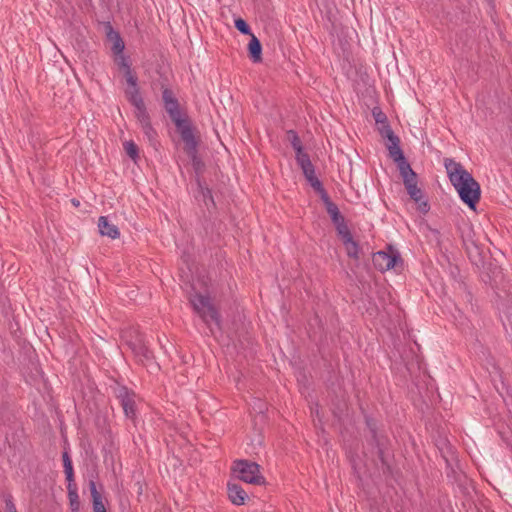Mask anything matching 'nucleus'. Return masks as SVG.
Wrapping results in <instances>:
<instances>
[{"mask_svg":"<svg viewBox=\"0 0 512 512\" xmlns=\"http://www.w3.org/2000/svg\"><path fill=\"white\" fill-rule=\"evenodd\" d=\"M247 50L248 56L252 60V62H262V44L255 35H251V39L248 43Z\"/></svg>","mask_w":512,"mask_h":512,"instance_id":"16","label":"nucleus"},{"mask_svg":"<svg viewBox=\"0 0 512 512\" xmlns=\"http://www.w3.org/2000/svg\"><path fill=\"white\" fill-rule=\"evenodd\" d=\"M326 211L330 215L333 224L336 223V222H339L342 219H344V216L341 214V212L339 211L338 206L335 203L330 204L326 208Z\"/></svg>","mask_w":512,"mask_h":512,"instance_id":"28","label":"nucleus"},{"mask_svg":"<svg viewBox=\"0 0 512 512\" xmlns=\"http://www.w3.org/2000/svg\"><path fill=\"white\" fill-rule=\"evenodd\" d=\"M463 246L469 259L475 263L481 260V248L477 241L474 239V232L470 229L465 235L462 236Z\"/></svg>","mask_w":512,"mask_h":512,"instance_id":"10","label":"nucleus"},{"mask_svg":"<svg viewBox=\"0 0 512 512\" xmlns=\"http://www.w3.org/2000/svg\"><path fill=\"white\" fill-rule=\"evenodd\" d=\"M63 466L72 464L70 456L67 451H64L62 454Z\"/></svg>","mask_w":512,"mask_h":512,"instance_id":"38","label":"nucleus"},{"mask_svg":"<svg viewBox=\"0 0 512 512\" xmlns=\"http://www.w3.org/2000/svg\"><path fill=\"white\" fill-rule=\"evenodd\" d=\"M144 134L147 136V138L152 141L154 140L156 136V131L153 129L151 123H148L147 125L142 126Z\"/></svg>","mask_w":512,"mask_h":512,"instance_id":"36","label":"nucleus"},{"mask_svg":"<svg viewBox=\"0 0 512 512\" xmlns=\"http://www.w3.org/2000/svg\"><path fill=\"white\" fill-rule=\"evenodd\" d=\"M162 99H163V102H164V105L172 100L175 99L174 97V94L173 92L168 89V88H165L162 92Z\"/></svg>","mask_w":512,"mask_h":512,"instance_id":"37","label":"nucleus"},{"mask_svg":"<svg viewBox=\"0 0 512 512\" xmlns=\"http://www.w3.org/2000/svg\"><path fill=\"white\" fill-rule=\"evenodd\" d=\"M287 136L296 153L303 151L301 140L294 130H289Z\"/></svg>","mask_w":512,"mask_h":512,"instance_id":"25","label":"nucleus"},{"mask_svg":"<svg viewBox=\"0 0 512 512\" xmlns=\"http://www.w3.org/2000/svg\"><path fill=\"white\" fill-rule=\"evenodd\" d=\"M64 473L68 484H75L74 482V471L72 464L64 466Z\"/></svg>","mask_w":512,"mask_h":512,"instance_id":"35","label":"nucleus"},{"mask_svg":"<svg viewBox=\"0 0 512 512\" xmlns=\"http://www.w3.org/2000/svg\"><path fill=\"white\" fill-rule=\"evenodd\" d=\"M136 350L133 351L136 357L139 358V360L142 363L148 362L153 358L152 352L148 349V347L145 345V342L142 344L136 345Z\"/></svg>","mask_w":512,"mask_h":512,"instance_id":"22","label":"nucleus"},{"mask_svg":"<svg viewBox=\"0 0 512 512\" xmlns=\"http://www.w3.org/2000/svg\"><path fill=\"white\" fill-rule=\"evenodd\" d=\"M71 203H72L75 207H79V205H80V201H79V200H77V199H75V198L71 200Z\"/></svg>","mask_w":512,"mask_h":512,"instance_id":"39","label":"nucleus"},{"mask_svg":"<svg viewBox=\"0 0 512 512\" xmlns=\"http://www.w3.org/2000/svg\"><path fill=\"white\" fill-rule=\"evenodd\" d=\"M370 444L376 449L377 456L381 461L382 465L388 468V463L385 458V450L388 444L387 437L382 434H376V436H371Z\"/></svg>","mask_w":512,"mask_h":512,"instance_id":"12","label":"nucleus"},{"mask_svg":"<svg viewBox=\"0 0 512 512\" xmlns=\"http://www.w3.org/2000/svg\"><path fill=\"white\" fill-rule=\"evenodd\" d=\"M181 139L184 142V150L187 153V155L190 157V159L192 160V165H193L195 171H197V172L200 171L204 167V164L200 160V158L197 156L198 143L195 139L193 129L183 130V135L181 136Z\"/></svg>","mask_w":512,"mask_h":512,"instance_id":"8","label":"nucleus"},{"mask_svg":"<svg viewBox=\"0 0 512 512\" xmlns=\"http://www.w3.org/2000/svg\"><path fill=\"white\" fill-rule=\"evenodd\" d=\"M123 338L126 340L127 345L132 351L136 350V345L144 343L143 336L137 331H126L123 334Z\"/></svg>","mask_w":512,"mask_h":512,"instance_id":"18","label":"nucleus"},{"mask_svg":"<svg viewBox=\"0 0 512 512\" xmlns=\"http://www.w3.org/2000/svg\"><path fill=\"white\" fill-rule=\"evenodd\" d=\"M124 73H125L126 81L131 86V89L138 88L137 77L132 73V70L126 71Z\"/></svg>","mask_w":512,"mask_h":512,"instance_id":"34","label":"nucleus"},{"mask_svg":"<svg viewBox=\"0 0 512 512\" xmlns=\"http://www.w3.org/2000/svg\"><path fill=\"white\" fill-rule=\"evenodd\" d=\"M126 94H127L128 100L130 101V103L133 106H135L136 109L142 108L143 106H145L143 98L140 95L139 88L129 89L126 91Z\"/></svg>","mask_w":512,"mask_h":512,"instance_id":"23","label":"nucleus"},{"mask_svg":"<svg viewBox=\"0 0 512 512\" xmlns=\"http://www.w3.org/2000/svg\"><path fill=\"white\" fill-rule=\"evenodd\" d=\"M3 499L5 502V511L6 512H17L16 506L13 502V497L11 494H4Z\"/></svg>","mask_w":512,"mask_h":512,"instance_id":"32","label":"nucleus"},{"mask_svg":"<svg viewBox=\"0 0 512 512\" xmlns=\"http://www.w3.org/2000/svg\"><path fill=\"white\" fill-rule=\"evenodd\" d=\"M166 112L168 113L170 119L175 124L180 136L183 135V130L192 129L189 121L187 119L181 118V113L179 110L178 100L175 98L174 100L166 103L164 105Z\"/></svg>","mask_w":512,"mask_h":512,"instance_id":"9","label":"nucleus"},{"mask_svg":"<svg viewBox=\"0 0 512 512\" xmlns=\"http://www.w3.org/2000/svg\"><path fill=\"white\" fill-rule=\"evenodd\" d=\"M124 149L127 155L136 162L139 157L138 147L133 141H126L124 143Z\"/></svg>","mask_w":512,"mask_h":512,"instance_id":"27","label":"nucleus"},{"mask_svg":"<svg viewBox=\"0 0 512 512\" xmlns=\"http://www.w3.org/2000/svg\"><path fill=\"white\" fill-rule=\"evenodd\" d=\"M115 394L120 401L125 416L134 422L136 420L135 393L125 386H119L115 390Z\"/></svg>","mask_w":512,"mask_h":512,"instance_id":"6","label":"nucleus"},{"mask_svg":"<svg viewBox=\"0 0 512 512\" xmlns=\"http://www.w3.org/2000/svg\"><path fill=\"white\" fill-rule=\"evenodd\" d=\"M99 233L111 239H117L120 236L119 229L116 225L111 224L106 216H100L98 219Z\"/></svg>","mask_w":512,"mask_h":512,"instance_id":"14","label":"nucleus"},{"mask_svg":"<svg viewBox=\"0 0 512 512\" xmlns=\"http://www.w3.org/2000/svg\"><path fill=\"white\" fill-rule=\"evenodd\" d=\"M89 489L92 497L93 511L94 512H107L106 507L102 500V495L97 490L96 483L93 480L89 481Z\"/></svg>","mask_w":512,"mask_h":512,"instance_id":"17","label":"nucleus"},{"mask_svg":"<svg viewBox=\"0 0 512 512\" xmlns=\"http://www.w3.org/2000/svg\"><path fill=\"white\" fill-rule=\"evenodd\" d=\"M67 491L71 510L73 512H78L80 509V500L76 484H68Z\"/></svg>","mask_w":512,"mask_h":512,"instance_id":"19","label":"nucleus"},{"mask_svg":"<svg viewBox=\"0 0 512 512\" xmlns=\"http://www.w3.org/2000/svg\"><path fill=\"white\" fill-rule=\"evenodd\" d=\"M108 41L112 43L111 50L113 54H121L124 51L125 44L120 34L113 29L110 23L105 26Z\"/></svg>","mask_w":512,"mask_h":512,"instance_id":"13","label":"nucleus"},{"mask_svg":"<svg viewBox=\"0 0 512 512\" xmlns=\"http://www.w3.org/2000/svg\"><path fill=\"white\" fill-rule=\"evenodd\" d=\"M227 493L230 501L235 505H243L248 497L244 489L235 483H229L227 486Z\"/></svg>","mask_w":512,"mask_h":512,"instance_id":"15","label":"nucleus"},{"mask_svg":"<svg viewBox=\"0 0 512 512\" xmlns=\"http://www.w3.org/2000/svg\"><path fill=\"white\" fill-rule=\"evenodd\" d=\"M115 58L114 61L116 65L119 67V69L124 70V72L131 70V66L128 60V57H126L123 52L121 54H114Z\"/></svg>","mask_w":512,"mask_h":512,"instance_id":"26","label":"nucleus"},{"mask_svg":"<svg viewBox=\"0 0 512 512\" xmlns=\"http://www.w3.org/2000/svg\"><path fill=\"white\" fill-rule=\"evenodd\" d=\"M336 227V231L338 236L341 238L342 241L351 239L352 234L345 222V218L340 220L339 222L334 223Z\"/></svg>","mask_w":512,"mask_h":512,"instance_id":"24","label":"nucleus"},{"mask_svg":"<svg viewBox=\"0 0 512 512\" xmlns=\"http://www.w3.org/2000/svg\"><path fill=\"white\" fill-rule=\"evenodd\" d=\"M198 184L201 189L205 204L208 205L207 201L209 200L214 205V200H213L211 190L208 187H203L199 181H198Z\"/></svg>","mask_w":512,"mask_h":512,"instance_id":"33","label":"nucleus"},{"mask_svg":"<svg viewBox=\"0 0 512 512\" xmlns=\"http://www.w3.org/2000/svg\"><path fill=\"white\" fill-rule=\"evenodd\" d=\"M372 113L375 122L378 125L379 134L382 138L387 139L388 141L386 143V147L389 151L390 158H393L397 155L400 157L401 153H403L402 149L400 148V139L397 135H395L392 128L390 127L387 116L379 108H374Z\"/></svg>","mask_w":512,"mask_h":512,"instance_id":"4","label":"nucleus"},{"mask_svg":"<svg viewBox=\"0 0 512 512\" xmlns=\"http://www.w3.org/2000/svg\"><path fill=\"white\" fill-rule=\"evenodd\" d=\"M449 180L457 190L460 199L471 209H475L481 197V188L473 176L453 159H444Z\"/></svg>","mask_w":512,"mask_h":512,"instance_id":"1","label":"nucleus"},{"mask_svg":"<svg viewBox=\"0 0 512 512\" xmlns=\"http://www.w3.org/2000/svg\"><path fill=\"white\" fill-rule=\"evenodd\" d=\"M342 242L345 246L348 257L358 260L360 258V247L359 244L353 239V237H351V239L348 241L344 240Z\"/></svg>","mask_w":512,"mask_h":512,"instance_id":"20","label":"nucleus"},{"mask_svg":"<svg viewBox=\"0 0 512 512\" xmlns=\"http://www.w3.org/2000/svg\"><path fill=\"white\" fill-rule=\"evenodd\" d=\"M189 301L194 311L201 317L203 322L207 325L211 334L215 335L212 323H214L216 328L220 330L221 317L216 307L212 304L210 297L202 295L200 293H195L193 296H190Z\"/></svg>","mask_w":512,"mask_h":512,"instance_id":"3","label":"nucleus"},{"mask_svg":"<svg viewBox=\"0 0 512 512\" xmlns=\"http://www.w3.org/2000/svg\"><path fill=\"white\" fill-rule=\"evenodd\" d=\"M310 185L316 192L319 193L320 198L325 205V208H327L330 204L334 203L331 201L328 193L324 189V187L319 179H315L314 182H312Z\"/></svg>","mask_w":512,"mask_h":512,"instance_id":"21","label":"nucleus"},{"mask_svg":"<svg viewBox=\"0 0 512 512\" xmlns=\"http://www.w3.org/2000/svg\"><path fill=\"white\" fill-rule=\"evenodd\" d=\"M373 264L376 269L384 272L392 268L402 266L403 260L397 251H392L391 254L384 251H378L373 255Z\"/></svg>","mask_w":512,"mask_h":512,"instance_id":"7","label":"nucleus"},{"mask_svg":"<svg viewBox=\"0 0 512 512\" xmlns=\"http://www.w3.org/2000/svg\"><path fill=\"white\" fill-rule=\"evenodd\" d=\"M233 471L238 473V478L246 483L262 485L265 478L260 474V466L248 460H236Z\"/></svg>","mask_w":512,"mask_h":512,"instance_id":"5","label":"nucleus"},{"mask_svg":"<svg viewBox=\"0 0 512 512\" xmlns=\"http://www.w3.org/2000/svg\"><path fill=\"white\" fill-rule=\"evenodd\" d=\"M235 28L244 35H253L249 24L242 18H237L234 21Z\"/></svg>","mask_w":512,"mask_h":512,"instance_id":"29","label":"nucleus"},{"mask_svg":"<svg viewBox=\"0 0 512 512\" xmlns=\"http://www.w3.org/2000/svg\"><path fill=\"white\" fill-rule=\"evenodd\" d=\"M136 117H137L138 121L140 122L141 126L151 123L149 114H148L145 106H143L142 108L136 109Z\"/></svg>","mask_w":512,"mask_h":512,"instance_id":"30","label":"nucleus"},{"mask_svg":"<svg viewBox=\"0 0 512 512\" xmlns=\"http://www.w3.org/2000/svg\"><path fill=\"white\" fill-rule=\"evenodd\" d=\"M397 164L400 175L403 178L404 186L409 194L410 198L414 200L418 205V210L422 213H427L430 209L428 200L425 199L423 192L417 186V174L411 168L409 162L406 160L404 153L401 156L398 155L392 158Z\"/></svg>","mask_w":512,"mask_h":512,"instance_id":"2","label":"nucleus"},{"mask_svg":"<svg viewBox=\"0 0 512 512\" xmlns=\"http://www.w3.org/2000/svg\"><path fill=\"white\" fill-rule=\"evenodd\" d=\"M296 161L301 167L306 180L311 184L315 179H318L315 175V168L312 164L310 157L304 151L296 153Z\"/></svg>","mask_w":512,"mask_h":512,"instance_id":"11","label":"nucleus"},{"mask_svg":"<svg viewBox=\"0 0 512 512\" xmlns=\"http://www.w3.org/2000/svg\"><path fill=\"white\" fill-rule=\"evenodd\" d=\"M366 425L370 431L371 436H376L378 433L377 421L370 416H365Z\"/></svg>","mask_w":512,"mask_h":512,"instance_id":"31","label":"nucleus"}]
</instances>
